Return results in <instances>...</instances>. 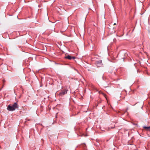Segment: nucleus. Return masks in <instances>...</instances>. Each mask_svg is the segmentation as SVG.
Listing matches in <instances>:
<instances>
[{"instance_id":"0eeeda50","label":"nucleus","mask_w":150,"mask_h":150,"mask_svg":"<svg viewBox=\"0 0 150 150\" xmlns=\"http://www.w3.org/2000/svg\"><path fill=\"white\" fill-rule=\"evenodd\" d=\"M3 64L1 65L0 66V68H2V67H3Z\"/></svg>"},{"instance_id":"f257e3e1","label":"nucleus","mask_w":150,"mask_h":150,"mask_svg":"<svg viewBox=\"0 0 150 150\" xmlns=\"http://www.w3.org/2000/svg\"><path fill=\"white\" fill-rule=\"evenodd\" d=\"M68 90L67 89H63L59 92V95L60 96H63L67 93Z\"/></svg>"},{"instance_id":"1a4fd4ad","label":"nucleus","mask_w":150,"mask_h":150,"mask_svg":"<svg viewBox=\"0 0 150 150\" xmlns=\"http://www.w3.org/2000/svg\"><path fill=\"white\" fill-rule=\"evenodd\" d=\"M103 95L104 96H105V98H106V95L105 94H104V93L103 94Z\"/></svg>"},{"instance_id":"423d86ee","label":"nucleus","mask_w":150,"mask_h":150,"mask_svg":"<svg viewBox=\"0 0 150 150\" xmlns=\"http://www.w3.org/2000/svg\"><path fill=\"white\" fill-rule=\"evenodd\" d=\"M143 128L145 129L146 130L150 131V126L146 127L144 126L143 127Z\"/></svg>"},{"instance_id":"39448f33","label":"nucleus","mask_w":150,"mask_h":150,"mask_svg":"<svg viewBox=\"0 0 150 150\" xmlns=\"http://www.w3.org/2000/svg\"><path fill=\"white\" fill-rule=\"evenodd\" d=\"M65 58L66 59H74L75 58V57H73L71 56H70L68 55L65 57Z\"/></svg>"},{"instance_id":"20e7f679","label":"nucleus","mask_w":150,"mask_h":150,"mask_svg":"<svg viewBox=\"0 0 150 150\" xmlns=\"http://www.w3.org/2000/svg\"><path fill=\"white\" fill-rule=\"evenodd\" d=\"M12 106L15 109V110L16 109H18L19 105L17 103H14L13 105H12Z\"/></svg>"},{"instance_id":"9d476101","label":"nucleus","mask_w":150,"mask_h":150,"mask_svg":"<svg viewBox=\"0 0 150 150\" xmlns=\"http://www.w3.org/2000/svg\"><path fill=\"white\" fill-rule=\"evenodd\" d=\"M115 127V125H114V127H111V128H112V129H113V128H114Z\"/></svg>"},{"instance_id":"9b49d317","label":"nucleus","mask_w":150,"mask_h":150,"mask_svg":"<svg viewBox=\"0 0 150 150\" xmlns=\"http://www.w3.org/2000/svg\"><path fill=\"white\" fill-rule=\"evenodd\" d=\"M116 23H114L113 24V25H116Z\"/></svg>"},{"instance_id":"f03ea898","label":"nucleus","mask_w":150,"mask_h":150,"mask_svg":"<svg viewBox=\"0 0 150 150\" xmlns=\"http://www.w3.org/2000/svg\"><path fill=\"white\" fill-rule=\"evenodd\" d=\"M96 64L98 67H102L103 65L102 60H100L96 61Z\"/></svg>"},{"instance_id":"7ed1b4c3","label":"nucleus","mask_w":150,"mask_h":150,"mask_svg":"<svg viewBox=\"0 0 150 150\" xmlns=\"http://www.w3.org/2000/svg\"><path fill=\"white\" fill-rule=\"evenodd\" d=\"M7 110L10 111H13L15 110V109L12 106V105H9L8 106Z\"/></svg>"},{"instance_id":"f8f14e48","label":"nucleus","mask_w":150,"mask_h":150,"mask_svg":"<svg viewBox=\"0 0 150 150\" xmlns=\"http://www.w3.org/2000/svg\"><path fill=\"white\" fill-rule=\"evenodd\" d=\"M83 145L84 146H85V145H84V144Z\"/></svg>"},{"instance_id":"6e6552de","label":"nucleus","mask_w":150,"mask_h":150,"mask_svg":"<svg viewBox=\"0 0 150 150\" xmlns=\"http://www.w3.org/2000/svg\"><path fill=\"white\" fill-rule=\"evenodd\" d=\"M5 69L6 70L7 69V66L6 65H5Z\"/></svg>"}]
</instances>
